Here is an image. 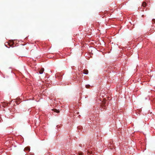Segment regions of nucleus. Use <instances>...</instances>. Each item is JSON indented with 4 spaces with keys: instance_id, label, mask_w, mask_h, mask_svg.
<instances>
[{
    "instance_id": "9",
    "label": "nucleus",
    "mask_w": 155,
    "mask_h": 155,
    "mask_svg": "<svg viewBox=\"0 0 155 155\" xmlns=\"http://www.w3.org/2000/svg\"><path fill=\"white\" fill-rule=\"evenodd\" d=\"M152 21L153 23H155V19H153Z\"/></svg>"
},
{
    "instance_id": "3",
    "label": "nucleus",
    "mask_w": 155,
    "mask_h": 155,
    "mask_svg": "<svg viewBox=\"0 0 155 155\" xmlns=\"http://www.w3.org/2000/svg\"><path fill=\"white\" fill-rule=\"evenodd\" d=\"M30 150V148L29 147H26L24 149V150L27 151H29Z\"/></svg>"
},
{
    "instance_id": "7",
    "label": "nucleus",
    "mask_w": 155,
    "mask_h": 155,
    "mask_svg": "<svg viewBox=\"0 0 155 155\" xmlns=\"http://www.w3.org/2000/svg\"><path fill=\"white\" fill-rule=\"evenodd\" d=\"M90 86L89 85H86V86H85V87H86V88H89L90 87Z\"/></svg>"
},
{
    "instance_id": "4",
    "label": "nucleus",
    "mask_w": 155,
    "mask_h": 155,
    "mask_svg": "<svg viewBox=\"0 0 155 155\" xmlns=\"http://www.w3.org/2000/svg\"><path fill=\"white\" fill-rule=\"evenodd\" d=\"M53 110L54 112H56L57 113H59L60 112V111L55 109H54Z\"/></svg>"
},
{
    "instance_id": "1",
    "label": "nucleus",
    "mask_w": 155,
    "mask_h": 155,
    "mask_svg": "<svg viewBox=\"0 0 155 155\" xmlns=\"http://www.w3.org/2000/svg\"><path fill=\"white\" fill-rule=\"evenodd\" d=\"M44 71V68H42L41 69H40L39 73L40 74H42L43 73Z\"/></svg>"
},
{
    "instance_id": "2",
    "label": "nucleus",
    "mask_w": 155,
    "mask_h": 155,
    "mask_svg": "<svg viewBox=\"0 0 155 155\" xmlns=\"http://www.w3.org/2000/svg\"><path fill=\"white\" fill-rule=\"evenodd\" d=\"M88 71L87 70L84 69L83 70V73L84 74H88Z\"/></svg>"
},
{
    "instance_id": "6",
    "label": "nucleus",
    "mask_w": 155,
    "mask_h": 155,
    "mask_svg": "<svg viewBox=\"0 0 155 155\" xmlns=\"http://www.w3.org/2000/svg\"><path fill=\"white\" fill-rule=\"evenodd\" d=\"M106 101L105 100H104L102 101V104L103 105V106H105V105L106 104Z\"/></svg>"
},
{
    "instance_id": "8",
    "label": "nucleus",
    "mask_w": 155,
    "mask_h": 155,
    "mask_svg": "<svg viewBox=\"0 0 155 155\" xmlns=\"http://www.w3.org/2000/svg\"><path fill=\"white\" fill-rule=\"evenodd\" d=\"M83 153L82 152H80L78 153L79 155H83Z\"/></svg>"
},
{
    "instance_id": "5",
    "label": "nucleus",
    "mask_w": 155,
    "mask_h": 155,
    "mask_svg": "<svg viewBox=\"0 0 155 155\" xmlns=\"http://www.w3.org/2000/svg\"><path fill=\"white\" fill-rule=\"evenodd\" d=\"M146 3L145 2H143L142 3V6L143 7H145L146 6Z\"/></svg>"
}]
</instances>
